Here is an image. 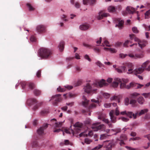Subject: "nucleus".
<instances>
[{
	"instance_id": "1",
	"label": "nucleus",
	"mask_w": 150,
	"mask_h": 150,
	"mask_svg": "<svg viewBox=\"0 0 150 150\" xmlns=\"http://www.w3.org/2000/svg\"><path fill=\"white\" fill-rule=\"evenodd\" d=\"M108 85V83L106 82V81L103 79L98 82H95L93 83H86L84 86L83 89L85 93L90 95H92L96 92L97 90V88L107 86Z\"/></svg>"
},
{
	"instance_id": "2",
	"label": "nucleus",
	"mask_w": 150,
	"mask_h": 150,
	"mask_svg": "<svg viewBox=\"0 0 150 150\" xmlns=\"http://www.w3.org/2000/svg\"><path fill=\"white\" fill-rule=\"evenodd\" d=\"M122 81H123V83H122L121 85V88H123L125 87V88L127 89H129L132 87H134L135 88L138 89L139 88L144 86V85L140 84L138 83H136L134 82H132L128 84H127L129 81V79H122Z\"/></svg>"
},
{
	"instance_id": "3",
	"label": "nucleus",
	"mask_w": 150,
	"mask_h": 150,
	"mask_svg": "<svg viewBox=\"0 0 150 150\" xmlns=\"http://www.w3.org/2000/svg\"><path fill=\"white\" fill-rule=\"evenodd\" d=\"M52 54V52L50 50L42 47L38 50V55L42 58L47 59L49 58Z\"/></svg>"
},
{
	"instance_id": "4",
	"label": "nucleus",
	"mask_w": 150,
	"mask_h": 150,
	"mask_svg": "<svg viewBox=\"0 0 150 150\" xmlns=\"http://www.w3.org/2000/svg\"><path fill=\"white\" fill-rule=\"evenodd\" d=\"M134 40L135 42H137V43H133L129 45V46L131 47H133L136 50H137L138 47H140L141 49H142L144 47L146 46L147 44L146 41H142L137 37H135L134 38Z\"/></svg>"
},
{
	"instance_id": "5",
	"label": "nucleus",
	"mask_w": 150,
	"mask_h": 150,
	"mask_svg": "<svg viewBox=\"0 0 150 150\" xmlns=\"http://www.w3.org/2000/svg\"><path fill=\"white\" fill-rule=\"evenodd\" d=\"M122 79H127V78H116L115 79V81L113 82L112 84V86L114 88H117L118 86L119 83H120V88L121 89L125 88V87L122 88L120 87V86L122 83H123V81H122Z\"/></svg>"
},
{
	"instance_id": "6",
	"label": "nucleus",
	"mask_w": 150,
	"mask_h": 150,
	"mask_svg": "<svg viewBox=\"0 0 150 150\" xmlns=\"http://www.w3.org/2000/svg\"><path fill=\"white\" fill-rule=\"evenodd\" d=\"M127 139V136L125 134H121L119 138L117 139V141L119 142L120 146H123L125 145V142Z\"/></svg>"
},
{
	"instance_id": "7",
	"label": "nucleus",
	"mask_w": 150,
	"mask_h": 150,
	"mask_svg": "<svg viewBox=\"0 0 150 150\" xmlns=\"http://www.w3.org/2000/svg\"><path fill=\"white\" fill-rule=\"evenodd\" d=\"M126 67L128 69L127 74H132L134 72V65L131 62H128L125 63Z\"/></svg>"
},
{
	"instance_id": "8",
	"label": "nucleus",
	"mask_w": 150,
	"mask_h": 150,
	"mask_svg": "<svg viewBox=\"0 0 150 150\" xmlns=\"http://www.w3.org/2000/svg\"><path fill=\"white\" fill-rule=\"evenodd\" d=\"M36 31L39 33H42L45 32L46 27L44 25L39 24L36 27Z\"/></svg>"
},
{
	"instance_id": "9",
	"label": "nucleus",
	"mask_w": 150,
	"mask_h": 150,
	"mask_svg": "<svg viewBox=\"0 0 150 150\" xmlns=\"http://www.w3.org/2000/svg\"><path fill=\"white\" fill-rule=\"evenodd\" d=\"M99 123L97 122L93 124L92 126V129L95 131H97L98 130L104 128L103 124L99 125Z\"/></svg>"
},
{
	"instance_id": "10",
	"label": "nucleus",
	"mask_w": 150,
	"mask_h": 150,
	"mask_svg": "<svg viewBox=\"0 0 150 150\" xmlns=\"http://www.w3.org/2000/svg\"><path fill=\"white\" fill-rule=\"evenodd\" d=\"M48 124H45L40 127L37 130L38 134L39 135H42L44 133V131L48 127Z\"/></svg>"
},
{
	"instance_id": "11",
	"label": "nucleus",
	"mask_w": 150,
	"mask_h": 150,
	"mask_svg": "<svg viewBox=\"0 0 150 150\" xmlns=\"http://www.w3.org/2000/svg\"><path fill=\"white\" fill-rule=\"evenodd\" d=\"M109 14L107 13H104L102 11H100L98 13V15L97 16V18L98 20H100L102 19L103 17H106L109 16Z\"/></svg>"
},
{
	"instance_id": "12",
	"label": "nucleus",
	"mask_w": 150,
	"mask_h": 150,
	"mask_svg": "<svg viewBox=\"0 0 150 150\" xmlns=\"http://www.w3.org/2000/svg\"><path fill=\"white\" fill-rule=\"evenodd\" d=\"M114 110H111L109 112L111 121L113 123H115L116 121L117 117L114 115Z\"/></svg>"
},
{
	"instance_id": "13",
	"label": "nucleus",
	"mask_w": 150,
	"mask_h": 150,
	"mask_svg": "<svg viewBox=\"0 0 150 150\" xmlns=\"http://www.w3.org/2000/svg\"><path fill=\"white\" fill-rule=\"evenodd\" d=\"M144 70V69L142 66L138 68H136L134 69L133 74L137 75L138 74L142 73Z\"/></svg>"
},
{
	"instance_id": "14",
	"label": "nucleus",
	"mask_w": 150,
	"mask_h": 150,
	"mask_svg": "<svg viewBox=\"0 0 150 150\" xmlns=\"http://www.w3.org/2000/svg\"><path fill=\"white\" fill-rule=\"evenodd\" d=\"M138 114V112H137L135 113V114H134L132 112L129 111L127 112V115L130 118H133V119H135L136 118Z\"/></svg>"
},
{
	"instance_id": "15",
	"label": "nucleus",
	"mask_w": 150,
	"mask_h": 150,
	"mask_svg": "<svg viewBox=\"0 0 150 150\" xmlns=\"http://www.w3.org/2000/svg\"><path fill=\"white\" fill-rule=\"evenodd\" d=\"M93 135V131L92 130H90L88 131V134H86L85 132H83L80 133L79 134V136L81 137L83 136H88L89 137H91Z\"/></svg>"
},
{
	"instance_id": "16",
	"label": "nucleus",
	"mask_w": 150,
	"mask_h": 150,
	"mask_svg": "<svg viewBox=\"0 0 150 150\" xmlns=\"http://www.w3.org/2000/svg\"><path fill=\"white\" fill-rule=\"evenodd\" d=\"M26 6L29 11H34L35 9V6L30 3H27L26 4Z\"/></svg>"
},
{
	"instance_id": "17",
	"label": "nucleus",
	"mask_w": 150,
	"mask_h": 150,
	"mask_svg": "<svg viewBox=\"0 0 150 150\" xmlns=\"http://www.w3.org/2000/svg\"><path fill=\"white\" fill-rule=\"evenodd\" d=\"M126 11L127 13L132 14L135 11V9L131 6H128L126 8Z\"/></svg>"
},
{
	"instance_id": "18",
	"label": "nucleus",
	"mask_w": 150,
	"mask_h": 150,
	"mask_svg": "<svg viewBox=\"0 0 150 150\" xmlns=\"http://www.w3.org/2000/svg\"><path fill=\"white\" fill-rule=\"evenodd\" d=\"M82 99L84 100V101L82 102V105L84 107H86L90 101L89 100H87L86 98V97L84 96H83Z\"/></svg>"
},
{
	"instance_id": "19",
	"label": "nucleus",
	"mask_w": 150,
	"mask_h": 150,
	"mask_svg": "<svg viewBox=\"0 0 150 150\" xmlns=\"http://www.w3.org/2000/svg\"><path fill=\"white\" fill-rule=\"evenodd\" d=\"M96 2V0H83V3L84 4H89L92 5Z\"/></svg>"
},
{
	"instance_id": "20",
	"label": "nucleus",
	"mask_w": 150,
	"mask_h": 150,
	"mask_svg": "<svg viewBox=\"0 0 150 150\" xmlns=\"http://www.w3.org/2000/svg\"><path fill=\"white\" fill-rule=\"evenodd\" d=\"M117 9L116 7L112 6H110L108 8V11L110 13L116 12Z\"/></svg>"
},
{
	"instance_id": "21",
	"label": "nucleus",
	"mask_w": 150,
	"mask_h": 150,
	"mask_svg": "<svg viewBox=\"0 0 150 150\" xmlns=\"http://www.w3.org/2000/svg\"><path fill=\"white\" fill-rule=\"evenodd\" d=\"M64 42L63 41H61L58 45V47L59 50L62 52V51L64 47Z\"/></svg>"
},
{
	"instance_id": "22",
	"label": "nucleus",
	"mask_w": 150,
	"mask_h": 150,
	"mask_svg": "<svg viewBox=\"0 0 150 150\" xmlns=\"http://www.w3.org/2000/svg\"><path fill=\"white\" fill-rule=\"evenodd\" d=\"M60 96V95L59 94H56L54 96H52L51 99H54L57 101H60L61 100Z\"/></svg>"
},
{
	"instance_id": "23",
	"label": "nucleus",
	"mask_w": 150,
	"mask_h": 150,
	"mask_svg": "<svg viewBox=\"0 0 150 150\" xmlns=\"http://www.w3.org/2000/svg\"><path fill=\"white\" fill-rule=\"evenodd\" d=\"M106 145L105 147L106 150H110L112 147V144L109 141L105 142Z\"/></svg>"
},
{
	"instance_id": "24",
	"label": "nucleus",
	"mask_w": 150,
	"mask_h": 150,
	"mask_svg": "<svg viewBox=\"0 0 150 150\" xmlns=\"http://www.w3.org/2000/svg\"><path fill=\"white\" fill-rule=\"evenodd\" d=\"M124 23L123 20H120L118 21V24L116 25V27H118L120 29H121L123 27Z\"/></svg>"
},
{
	"instance_id": "25",
	"label": "nucleus",
	"mask_w": 150,
	"mask_h": 150,
	"mask_svg": "<svg viewBox=\"0 0 150 150\" xmlns=\"http://www.w3.org/2000/svg\"><path fill=\"white\" fill-rule=\"evenodd\" d=\"M143 137L145 138H146L149 141V142L147 143L148 146L146 147H144L145 149H147L150 146V134L145 135Z\"/></svg>"
},
{
	"instance_id": "26",
	"label": "nucleus",
	"mask_w": 150,
	"mask_h": 150,
	"mask_svg": "<svg viewBox=\"0 0 150 150\" xmlns=\"http://www.w3.org/2000/svg\"><path fill=\"white\" fill-rule=\"evenodd\" d=\"M36 100L34 98H30L28 99L27 101V105H30L36 102Z\"/></svg>"
},
{
	"instance_id": "27",
	"label": "nucleus",
	"mask_w": 150,
	"mask_h": 150,
	"mask_svg": "<svg viewBox=\"0 0 150 150\" xmlns=\"http://www.w3.org/2000/svg\"><path fill=\"white\" fill-rule=\"evenodd\" d=\"M144 54L143 51H142L140 53H136L135 54V59L142 58L144 57Z\"/></svg>"
},
{
	"instance_id": "28",
	"label": "nucleus",
	"mask_w": 150,
	"mask_h": 150,
	"mask_svg": "<svg viewBox=\"0 0 150 150\" xmlns=\"http://www.w3.org/2000/svg\"><path fill=\"white\" fill-rule=\"evenodd\" d=\"M89 28V26L87 24H82L79 26V28L82 30H85L88 29Z\"/></svg>"
},
{
	"instance_id": "29",
	"label": "nucleus",
	"mask_w": 150,
	"mask_h": 150,
	"mask_svg": "<svg viewBox=\"0 0 150 150\" xmlns=\"http://www.w3.org/2000/svg\"><path fill=\"white\" fill-rule=\"evenodd\" d=\"M130 104H131L133 107L137 106V101L135 100L132 99L130 100Z\"/></svg>"
},
{
	"instance_id": "30",
	"label": "nucleus",
	"mask_w": 150,
	"mask_h": 150,
	"mask_svg": "<svg viewBox=\"0 0 150 150\" xmlns=\"http://www.w3.org/2000/svg\"><path fill=\"white\" fill-rule=\"evenodd\" d=\"M148 111V109H145L143 110H141L139 113H138V115L139 116H141V115L145 114V113L147 112Z\"/></svg>"
},
{
	"instance_id": "31",
	"label": "nucleus",
	"mask_w": 150,
	"mask_h": 150,
	"mask_svg": "<svg viewBox=\"0 0 150 150\" xmlns=\"http://www.w3.org/2000/svg\"><path fill=\"white\" fill-rule=\"evenodd\" d=\"M144 100L142 97H139L137 99L138 103L140 104H142L144 103Z\"/></svg>"
},
{
	"instance_id": "32",
	"label": "nucleus",
	"mask_w": 150,
	"mask_h": 150,
	"mask_svg": "<svg viewBox=\"0 0 150 150\" xmlns=\"http://www.w3.org/2000/svg\"><path fill=\"white\" fill-rule=\"evenodd\" d=\"M104 44L103 43L101 45H100L101 46L104 47L105 45L107 47H110L111 46L109 44L108 42L106 40H105L103 41Z\"/></svg>"
},
{
	"instance_id": "33",
	"label": "nucleus",
	"mask_w": 150,
	"mask_h": 150,
	"mask_svg": "<svg viewBox=\"0 0 150 150\" xmlns=\"http://www.w3.org/2000/svg\"><path fill=\"white\" fill-rule=\"evenodd\" d=\"M64 122V120L63 122H56L55 123V127H61L62 124Z\"/></svg>"
},
{
	"instance_id": "34",
	"label": "nucleus",
	"mask_w": 150,
	"mask_h": 150,
	"mask_svg": "<svg viewBox=\"0 0 150 150\" xmlns=\"http://www.w3.org/2000/svg\"><path fill=\"white\" fill-rule=\"evenodd\" d=\"M150 62V61L147 60L142 65V66L144 68L145 70V68H146L147 65Z\"/></svg>"
},
{
	"instance_id": "35",
	"label": "nucleus",
	"mask_w": 150,
	"mask_h": 150,
	"mask_svg": "<svg viewBox=\"0 0 150 150\" xmlns=\"http://www.w3.org/2000/svg\"><path fill=\"white\" fill-rule=\"evenodd\" d=\"M33 93L35 95L38 96L40 94L41 92L39 90L35 89Z\"/></svg>"
},
{
	"instance_id": "36",
	"label": "nucleus",
	"mask_w": 150,
	"mask_h": 150,
	"mask_svg": "<svg viewBox=\"0 0 150 150\" xmlns=\"http://www.w3.org/2000/svg\"><path fill=\"white\" fill-rule=\"evenodd\" d=\"M103 146V144H99L98 146L92 149L91 150H98L101 148Z\"/></svg>"
},
{
	"instance_id": "37",
	"label": "nucleus",
	"mask_w": 150,
	"mask_h": 150,
	"mask_svg": "<svg viewBox=\"0 0 150 150\" xmlns=\"http://www.w3.org/2000/svg\"><path fill=\"white\" fill-rule=\"evenodd\" d=\"M108 51L110 52L111 53H115L117 52V51L115 48L110 47Z\"/></svg>"
},
{
	"instance_id": "38",
	"label": "nucleus",
	"mask_w": 150,
	"mask_h": 150,
	"mask_svg": "<svg viewBox=\"0 0 150 150\" xmlns=\"http://www.w3.org/2000/svg\"><path fill=\"white\" fill-rule=\"evenodd\" d=\"M139 94L136 92L132 93L131 95V98H136L137 96L139 95Z\"/></svg>"
},
{
	"instance_id": "39",
	"label": "nucleus",
	"mask_w": 150,
	"mask_h": 150,
	"mask_svg": "<svg viewBox=\"0 0 150 150\" xmlns=\"http://www.w3.org/2000/svg\"><path fill=\"white\" fill-rule=\"evenodd\" d=\"M145 18H148L150 17V10L147 11L145 13Z\"/></svg>"
},
{
	"instance_id": "40",
	"label": "nucleus",
	"mask_w": 150,
	"mask_h": 150,
	"mask_svg": "<svg viewBox=\"0 0 150 150\" xmlns=\"http://www.w3.org/2000/svg\"><path fill=\"white\" fill-rule=\"evenodd\" d=\"M84 58L85 59L87 60L89 62H91V59L90 57L87 54H85L84 56Z\"/></svg>"
},
{
	"instance_id": "41",
	"label": "nucleus",
	"mask_w": 150,
	"mask_h": 150,
	"mask_svg": "<svg viewBox=\"0 0 150 150\" xmlns=\"http://www.w3.org/2000/svg\"><path fill=\"white\" fill-rule=\"evenodd\" d=\"M127 54V56L130 58L132 59H135V54H134L133 53H129Z\"/></svg>"
},
{
	"instance_id": "42",
	"label": "nucleus",
	"mask_w": 150,
	"mask_h": 150,
	"mask_svg": "<svg viewBox=\"0 0 150 150\" xmlns=\"http://www.w3.org/2000/svg\"><path fill=\"white\" fill-rule=\"evenodd\" d=\"M96 65L100 67L103 68L104 67V66L103 64L100 62L97 61L96 63Z\"/></svg>"
},
{
	"instance_id": "43",
	"label": "nucleus",
	"mask_w": 150,
	"mask_h": 150,
	"mask_svg": "<svg viewBox=\"0 0 150 150\" xmlns=\"http://www.w3.org/2000/svg\"><path fill=\"white\" fill-rule=\"evenodd\" d=\"M82 126V124L79 122H76L75 124L74 125V126L75 127H81Z\"/></svg>"
},
{
	"instance_id": "44",
	"label": "nucleus",
	"mask_w": 150,
	"mask_h": 150,
	"mask_svg": "<svg viewBox=\"0 0 150 150\" xmlns=\"http://www.w3.org/2000/svg\"><path fill=\"white\" fill-rule=\"evenodd\" d=\"M108 135L106 134H102L100 135V140H103L106 139Z\"/></svg>"
},
{
	"instance_id": "45",
	"label": "nucleus",
	"mask_w": 150,
	"mask_h": 150,
	"mask_svg": "<svg viewBox=\"0 0 150 150\" xmlns=\"http://www.w3.org/2000/svg\"><path fill=\"white\" fill-rule=\"evenodd\" d=\"M83 45L84 46L86 47L87 48H88L89 49H90L92 48V46L90 45L87 44H86V43H83Z\"/></svg>"
},
{
	"instance_id": "46",
	"label": "nucleus",
	"mask_w": 150,
	"mask_h": 150,
	"mask_svg": "<svg viewBox=\"0 0 150 150\" xmlns=\"http://www.w3.org/2000/svg\"><path fill=\"white\" fill-rule=\"evenodd\" d=\"M92 142V141L88 138H86L85 139V143L87 144H90Z\"/></svg>"
},
{
	"instance_id": "47",
	"label": "nucleus",
	"mask_w": 150,
	"mask_h": 150,
	"mask_svg": "<svg viewBox=\"0 0 150 150\" xmlns=\"http://www.w3.org/2000/svg\"><path fill=\"white\" fill-rule=\"evenodd\" d=\"M129 40H126L123 43V45L125 47H128L129 45Z\"/></svg>"
},
{
	"instance_id": "48",
	"label": "nucleus",
	"mask_w": 150,
	"mask_h": 150,
	"mask_svg": "<svg viewBox=\"0 0 150 150\" xmlns=\"http://www.w3.org/2000/svg\"><path fill=\"white\" fill-rule=\"evenodd\" d=\"M30 40L32 42H35L36 40V39L33 35H31L30 38Z\"/></svg>"
},
{
	"instance_id": "49",
	"label": "nucleus",
	"mask_w": 150,
	"mask_h": 150,
	"mask_svg": "<svg viewBox=\"0 0 150 150\" xmlns=\"http://www.w3.org/2000/svg\"><path fill=\"white\" fill-rule=\"evenodd\" d=\"M57 90L59 92H62L65 91V88H62L61 87H59L57 88Z\"/></svg>"
},
{
	"instance_id": "50",
	"label": "nucleus",
	"mask_w": 150,
	"mask_h": 150,
	"mask_svg": "<svg viewBox=\"0 0 150 150\" xmlns=\"http://www.w3.org/2000/svg\"><path fill=\"white\" fill-rule=\"evenodd\" d=\"M121 129L119 128H117L114 129V131H113V132H115V133H112V134L116 135L117 133L120 132H121Z\"/></svg>"
},
{
	"instance_id": "51",
	"label": "nucleus",
	"mask_w": 150,
	"mask_h": 150,
	"mask_svg": "<svg viewBox=\"0 0 150 150\" xmlns=\"http://www.w3.org/2000/svg\"><path fill=\"white\" fill-rule=\"evenodd\" d=\"M103 97L106 99L109 98L110 97V95L109 94L107 93H104L103 94Z\"/></svg>"
},
{
	"instance_id": "52",
	"label": "nucleus",
	"mask_w": 150,
	"mask_h": 150,
	"mask_svg": "<svg viewBox=\"0 0 150 150\" xmlns=\"http://www.w3.org/2000/svg\"><path fill=\"white\" fill-rule=\"evenodd\" d=\"M67 16L64 14H63L61 16V18L64 21H68V19H67Z\"/></svg>"
},
{
	"instance_id": "53",
	"label": "nucleus",
	"mask_w": 150,
	"mask_h": 150,
	"mask_svg": "<svg viewBox=\"0 0 150 150\" xmlns=\"http://www.w3.org/2000/svg\"><path fill=\"white\" fill-rule=\"evenodd\" d=\"M114 113L117 115H118L120 114V111L118 110V107H116L115 111H114Z\"/></svg>"
},
{
	"instance_id": "54",
	"label": "nucleus",
	"mask_w": 150,
	"mask_h": 150,
	"mask_svg": "<svg viewBox=\"0 0 150 150\" xmlns=\"http://www.w3.org/2000/svg\"><path fill=\"white\" fill-rule=\"evenodd\" d=\"M132 30L133 32L135 33H138L139 31L136 27H134L132 28Z\"/></svg>"
},
{
	"instance_id": "55",
	"label": "nucleus",
	"mask_w": 150,
	"mask_h": 150,
	"mask_svg": "<svg viewBox=\"0 0 150 150\" xmlns=\"http://www.w3.org/2000/svg\"><path fill=\"white\" fill-rule=\"evenodd\" d=\"M127 56V54H124L123 53H120L119 54V57L121 59H124Z\"/></svg>"
},
{
	"instance_id": "56",
	"label": "nucleus",
	"mask_w": 150,
	"mask_h": 150,
	"mask_svg": "<svg viewBox=\"0 0 150 150\" xmlns=\"http://www.w3.org/2000/svg\"><path fill=\"white\" fill-rule=\"evenodd\" d=\"M102 38L100 37L99 39L97 40L96 41V43H97V45L98 46H100V45L101 42L102 41Z\"/></svg>"
},
{
	"instance_id": "57",
	"label": "nucleus",
	"mask_w": 150,
	"mask_h": 150,
	"mask_svg": "<svg viewBox=\"0 0 150 150\" xmlns=\"http://www.w3.org/2000/svg\"><path fill=\"white\" fill-rule=\"evenodd\" d=\"M125 148L128 150H137V149L136 148H133L131 146H126Z\"/></svg>"
},
{
	"instance_id": "58",
	"label": "nucleus",
	"mask_w": 150,
	"mask_h": 150,
	"mask_svg": "<svg viewBox=\"0 0 150 150\" xmlns=\"http://www.w3.org/2000/svg\"><path fill=\"white\" fill-rule=\"evenodd\" d=\"M121 71H122V73L123 72H125L127 71V68L126 67L124 66H122L120 67Z\"/></svg>"
},
{
	"instance_id": "59",
	"label": "nucleus",
	"mask_w": 150,
	"mask_h": 150,
	"mask_svg": "<svg viewBox=\"0 0 150 150\" xmlns=\"http://www.w3.org/2000/svg\"><path fill=\"white\" fill-rule=\"evenodd\" d=\"M142 95L145 98H150V94L149 93H144L142 94Z\"/></svg>"
},
{
	"instance_id": "60",
	"label": "nucleus",
	"mask_w": 150,
	"mask_h": 150,
	"mask_svg": "<svg viewBox=\"0 0 150 150\" xmlns=\"http://www.w3.org/2000/svg\"><path fill=\"white\" fill-rule=\"evenodd\" d=\"M93 51L96 53H99L100 51V48L94 47L93 49Z\"/></svg>"
},
{
	"instance_id": "61",
	"label": "nucleus",
	"mask_w": 150,
	"mask_h": 150,
	"mask_svg": "<svg viewBox=\"0 0 150 150\" xmlns=\"http://www.w3.org/2000/svg\"><path fill=\"white\" fill-rule=\"evenodd\" d=\"M119 119L124 122H127L129 120V119L125 117H120L119 118Z\"/></svg>"
},
{
	"instance_id": "62",
	"label": "nucleus",
	"mask_w": 150,
	"mask_h": 150,
	"mask_svg": "<svg viewBox=\"0 0 150 150\" xmlns=\"http://www.w3.org/2000/svg\"><path fill=\"white\" fill-rule=\"evenodd\" d=\"M66 95H67V97H73L74 96V94L71 93H69L67 94H64L63 95L65 97Z\"/></svg>"
},
{
	"instance_id": "63",
	"label": "nucleus",
	"mask_w": 150,
	"mask_h": 150,
	"mask_svg": "<svg viewBox=\"0 0 150 150\" xmlns=\"http://www.w3.org/2000/svg\"><path fill=\"white\" fill-rule=\"evenodd\" d=\"M96 105L95 104L92 103L89 106V109H90L94 108L96 107Z\"/></svg>"
},
{
	"instance_id": "64",
	"label": "nucleus",
	"mask_w": 150,
	"mask_h": 150,
	"mask_svg": "<svg viewBox=\"0 0 150 150\" xmlns=\"http://www.w3.org/2000/svg\"><path fill=\"white\" fill-rule=\"evenodd\" d=\"M111 104L110 103H105L104 104V107L105 108H109L111 106Z\"/></svg>"
}]
</instances>
